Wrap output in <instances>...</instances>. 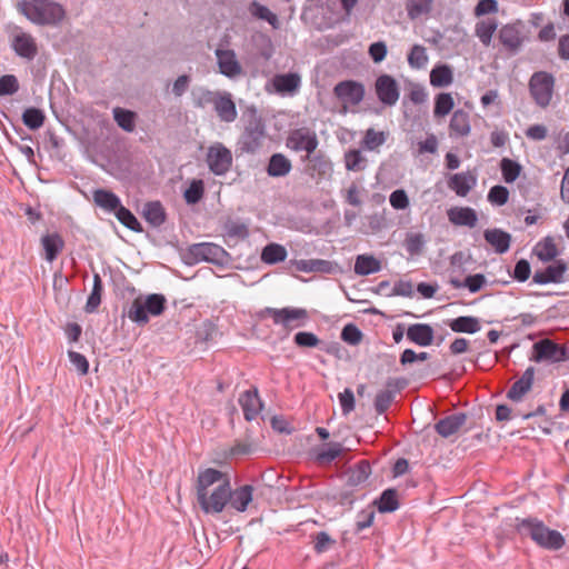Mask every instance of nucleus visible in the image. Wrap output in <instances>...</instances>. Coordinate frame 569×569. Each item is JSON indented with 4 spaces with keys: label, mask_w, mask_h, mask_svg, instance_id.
<instances>
[{
    "label": "nucleus",
    "mask_w": 569,
    "mask_h": 569,
    "mask_svg": "<svg viewBox=\"0 0 569 569\" xmlns=\"http://www.w3.org/2000/svg\"><path fill=\"white\" fill-rule=\"evenodd\" d=\"M230 475L214 468L200 470L194 483L197 501L206 515H218L227 508Z\"/></svg>",
    "instance_id": "nucleus-1"
},
{
    "label": "nucleus",
    "mask_w": 569,
    "mask_h": 569,
    "mask_svg": "<svg viewBox=\"0 0 569 569\" xmlns=\"http://www.w3.org/2000/svg\"><path fill=\"white\" fill-rule=\"evenodd\" d=\"M516 529L520 535L530 537L539 547L548 550H559L566 542L559 531L548 528L537 518L517 519Z\"/></svg>",
    "instance_id": "nucleus-2"
},
{
    "label": "nucleus",
    "mask_w": 569,
    "mask_h": 569,
    "mask_svg": "<svg viewBox=\"0 0 569 569\" xmlns=\"http://www.w3.org/2000/svg\"><path fill=\"white\" fill-rule=\"evenodd\" d=\"M18 10L29 21L39 26L58 24L66 17V11L62 6L56 2L39 6L31 1L23 0L18 3Z\"/></svg>",
    "instance_id": "nucleus-3"
},
{
    "label": "nucleus",
    "mask_w": 569,
    "mask_h": 569,
    "mask_svg": "<svg viewBox=\"0 0 569 569\" xmlns=\"http://www.w3.org/2000/svg\"><path fill=\"white\" fill-rule=\"evenodd\" d=\"M166 299L162 295L152 293L146 299L136 298L128 309V318L139 325H146L150 316H159L163 312Z\"/></svg>",
    "instance_id": "nucleus-4"
},
{
    "label": "nucleus",
    "mask_w": 569,
    "mask_h": 569,
    "mask_svg": "<svg viewBox=\"0 0 569 569\" xmlns=\"http://www.w3.org/2000/svg\"><path fill=\"white\" fill-rule=\"evenodd\" d=\"M264 313L276 326L282 327L287 332L303 327L309 320V313L305 308H266Z\"/></svg>",
    "instance_id": "nucleus-5"
},
{
    "label": "nucleus",
    "mask_w": 569,
    "mask_h": 569,
    "mask_svg": "<svg viewBox=\"0 0 569 569\" xmlns=\"http://www.w3.org/2000/svg\"><path fill=\"white\" fill-rule=\"evenodd\" d=\"M10 47L18 57L28 61H32L39 53L37 39L20 27L11 30Z\"/></svg>",
    "instance_id": "nucleus-6"
},
{
    "label": "nucleus",
    "mask_w": 569,
    "mask_h": 569,
    "mask_svg": "<svg viewBox=\"0 0 569 569\" xmlns=\"http://www.w3.org/2000/svg\"><path fill=\"white\" fill-rule=\"evenodd\" d=\"M555 87V79L548 72H536L529 81L531 97L538 106L546 108L550 104Z\"/></svg>",
    "instance_id": "nucleus-7"
},
{
    "label": "nucleus",
    "mask_w": 569,
    "mask_h": 569,
    "mask_svg": "<svg viewBox=\"0 0 569 569\" xmlns=\"http://www.w3.org/2000/svg\"><path fill=\"white\" fill-rule=\"evenodd\" d=\"M226 256V250L221 246L212 242L194 243L189 247L186 253L189 263H199L202 261L222 263Z\"/></svg>",
    "instance_id": "nucleus-8"
},
{
    "label": "nucleus",
    "mask_w": 569,
    "mask_h": 569,
    "mask_svg": "<svg viewBox=\"0 0 569 569\" xmlns=\"http://www.w3.org/2000/svg\"><path fill=\"white\" fill-rule=\"evenodd\" d=\"M206 161L211 172L223 176L230 170L233 157L230 149L216 142L208 148Z\"/></svg>",
    "instance_id": "nucleus-9"
},
{
    "label": "nucleus",
    "mask_w": 569,
    "mask_h": 569,
    "mask_svg": "<svg viewBox=\"0 0 569 569\" xmlns=\"http://www.w3.org/2000/svg\"><path fill=\"white\" fill-rule=\"evenodd\" d=\"M286 144L296 152L306 151L309 157L318 148L319 141L315 131L299 128L289 133Z\"/></svg>",
    "instance_id": "nucleus-10"
},
{
    "label": "nucleus",
    "mask_w": 569,
    "mask_h": 569,
    "mask_svg": "<svg viewBox=\"0 0 569 569\" xmlns=\"http://www.w3.org/2000/svg\"><path fill=\"white\" fill-rule=\"evenodd\" d=\"M333 93L342 102L343 107L359 104L365 96V88L353 80L341 81L333 88Z\"/></svg>",
    "instance_id": "nucleus-11"
},
{
    "label": "nucleus",
    "mask_w": 569,
    "mask_h": 569,
    "mask_svg": "<svg viewBox=\"0 0 569 569\" xmlns=\"http://www.w3.org/2000/svg\"><path fill=\"white\" fill-rule=\"evenodd\" d=\"M301 86V77L298 73L276 74L270 83L267 84L269 92L273 91L278 94H293Z\"/></svg>",
    "instance_id": "nucleus-12"
},
{
    "label": "nucleus",
    "mask_w": 569,
    "mask_h": 569,
    "mask_svg": "<svg viewBox=\"0 0 569 569\" xmlns=\"http://www.w3.org/2000/svg\"><path fill=\"white\" fill-rule=\"evenodd\" d=\"M253 487L251 485H243L237 488L230 486L227 498V507L237 512H246L253 501Z\"/></svg>",
    "instance_id": "nucleus-13"
},
{
    "label": "nucleus",
    "mask_w": 569,
    "mask_h": 569,
    "mask_svg": "<svg viewBox=\"0 0 569 569\" xmlns=\"http://www.w3.org/2000/svg\"><path fill=\"white\" fill-rule=\"evenodd\" d=\"M566 357V351L562 347L555 343L550 339H543L533 345V356L532 359L535 361H552L558 362L563 360Z\"/></svg>",
    "instance_id": "nucleus-14"
},
{
    "label": "nucleus",
    "mask_w": 569,
    "mask_h": 569,
    "mask_svg": "<svg viewBox=\"0 0 569 569\" xmlns=\"http://www.w3.org/2000/svg\"><path fill=\"white\" fill-rule=\"evenodd\" d=\"M376 93L382 103L387 106L396 104L399 99V87L397 81L391 76H380L376 80Z\"/></svg>",
    "instance_id": "nucleus-15"
},
{
    "label": "nucleus",
    "mask_w": 569,
    "mask_h": 569,
    "mask_svg": "<svg viewBox=\"0 0 569 569\" xmlns=\"http://www.w3.org/2000/svg\"><path fill=\"white\" fill-rule=\"evenodd\" d=\"M213 110L222 122H233L238 117L236 103L230 92H219L214 101Z\"/></svg>",
    "instance_id": "nucleus-16"
},
{
    "label": "nucleus",
    "mask_w": 569,
    "mask_h": 569,
    "mask_svg": "<svg viewBox=\"0 0 569 569\" xmlns=\"http://www.w3.org/2000/svg\"><path fill=\"white\" fill-rule=\"evenodd\" d=\"M217 61L219 70L222 74L229 78H234L242 72V68L237 60V56L233 50L230 49H217L216 50Z\"/></svg>",
    "instance_id": "nucleus-17"
},
{
    "label": "nucleus",
    "mask_w": 569,
    "mask_h": 569,
    "mask_svg": "<svg viewBox=\"0 0 569 569\" xmlns=\"http://www.w3.org/2000/svg\"><path fill=\"white\" fill-rule=\"evenodd\" d=\"M470 132V114L463 109L455 110L449 122V136L451 138H465Z\"/></svg>",
    "instance_id": "nucleus-18"
},
{
    "label": "nucleus",
    "mask_w": 569,
    "mask_h": 569,
    "mask_svg": "<svg viewBox=\"0 0 569 569\" xmlns=\"http://www.w3.org/2000/svg\"><path fill=\"white\" fill-rule=\"evenodd\" d=\"M476 183V176L469 171L451 174L448 179V188L462 198L468 196Z\"/></svg>",
    "instance_id": "nucleus-19"
},
{
    "label": "nucleus",
    "mask_w": 569,
    "mask_h": 569,
    "mask_svg": "<svg viewBox=\"0 0 569 569\" xmlns=\"http://www.w3.org/2000/svg\"><path fill=\"white\" fill-rule=\"evenodd\" d=\"M535 379V369L529 367L523 375L511 386L507 392V398L512 401H520L532 388Z\"/></svg>",
    "instance_id": "nucleus-20"
},
{
    "label": "nucleus",
    "mask_w": 569,
    "mask_h": 569,
    "mask_svg": "<svg viewBox=\"0 0 569 569\" xmlns=\"http://www.w3.org/2000/svg\"><path fill=\"white\" fill-rule=\"evenodd\" d=\"M239 403L242 408L244 418L250 421L257 418L262 409V402L258 396V390H247L239 397Z\"/></svg>",
    "instance_id": "nucleus-21"
},
{
    "label": "nucleus",
    "mask_w": 569,
    "mask_h": 569,
    "mask_svg": "<svg viewBox=\"0 0 569 569\" xmlns=\"http://www.w3.org/2000/svg\"><path fill=\"white\" fill-rule=\"evenodd\" d=\"M449 221L455 226L475 228L478 222L477 212L470 207H453L447 212Z\"/></svg>",
    "instance_id": "nucleus-22"
},
{
    "label": "nucleus",
    "mask_w": 569,
    "mask_h": 569,
    "mask_svg": "<svg viewBox=\"0 0 569 569\" xmlns=\"http://www.w3.org/2000/svg\"><path fill=\"white\" fill-rule=\"evenodd\" d=\"M467 417L463 413H456L439 420L435 429L443 438L456 435L466 423Z\"/></svg>",
    "instance_id": "nucleus-23"
},
{
    "label": "nucleus",
    "mask_w": 569,
    "mask_h": 569,
    "mask_svg": "<svg viewBox=\"0 0 569 569\" xmlns=\"http://www.w3.org/2000/svg\"><path fill=\"white\" fill-rule=\"evenodd\" d=\"M483 237L497 253L502 254L510 248L511 234L501 229H487Z\"/></svg>",
    "instance_id": "nucleus-24"
},
{
    "label": "nucleus",
    "mask_w": 569,
    "mask_h": 569,
    "mask_svg": "<svg viewBox=\"0 0 569 569\" xmlns=\"http://www.w3.org/2000/svg\"><path fill=\"white\" fill-rule=\"evenodd\" d=\"M41 246L44 250V259L52 262L64 248V240L57 233H48L41 237Z\"/></svg>",
    "instance_id": "nucleus-25"
},
{
    "label": "nucleus",
    "mask_w": 569,
    "mask_h": 569,
    "mask_svg": "<svg viewBox=\"0 0 569 569\" xmlns=\"http://www.w3.org/2000/svg\"><path fill=\"white\" fill-rule=\"evenodd\" d=\"M407 338L419 346L427 347L433 341V329L426 323L411 325L407 330Z\"/></svg>",
    "instance_id": "nucleus-26"
},
{
    "label": "nucleus",
    "mask_w": 569,
    "mask_h": 569,
    "mask_svg": "<svg viewBox=\"0 0 569 569\" xmlns=\"http://www.w3.org/2000/svg\"><path fill=\"white\" fill-rule=\"evenodd\" d=\"M292 169L289 158L282 153H274L270 157L267 166V173L272 178L286 177Z\"/></svg>",
    "instance_id": "nucleus-27"
},
{
    "label": "nucleus",
    "mask_w": 569,
    "mask_h": 569,
    "mask_svg": "<svg viewBox=\"0 0 569 569\" xmlns=\"http://www.w3.org/2000/svg\"><path fill=\"white\" fill-rule=\"evenodd\" d=\"M345 168L347 171H363L368 167V159L363 154V149L351 148L343 156Z\"/></svg>",
    "instance_id": "nucleus-28"
},
{
    "label": "nucleus",
    "mask_w": 569,
    "mask_h": 569,
    "mask_svg": "<svg viewBox=\"0 0 569 569\" xmlns=\"http://www.w3.org/2000/svg\"><path fill=\"white\" fill-rule=\"evenodd\" d=\"M453 81V71L448 64H438L430 71V84L435 88L448 87Z\"/></svg>",
    "instance_id": "nucleus-29"
},
{
    "label": "nucleus",
    "mask_w": 569,
    "mask_h": 569,
    "mask_svg": "<svg viewBox=\"0 0 569 569\" xmlns=\"http://www.w3.org/2000/svg\"><path fill=\"white\" fill-rule=\"evenodd\" d=\"M500 42L511 51L517 50L521 46V36L519 29L513 24H506L499 31Z\"/></svg>",
    "instance_id": "nucleus-30"
},
{
    "label": "nucleus",
    "mask_w": 569,
    "mask_h": 569,
    "mask_svg": "<svg viewBox=\"0 0 569 569\" xmlns=\"http://www.w3.org/2000/svg\"><path fill=\"white\" fill-rule=\"evenodd\" d=\"M388 133L369 128L365 131L361 148L367 151H378L387 141Z\"/></svg>",
    "instance_id": "nucleus-31"
},
{
    "label": "nucleus",
    "mask_w": 569,
    "mask_h": 569,
    "mask_svg": "<svg viewBox=\"0 0 569 569\" xmlns=\"http://www.w3.org/2000/svg\"><path fill=\"white\" fill-rule=\"evenodd\" d=\"M448 326L453 332L475 333L480 330L479 320L470 316L452 319L448 322Z\"/></svg>",
    "instance_id": "nucleus-32"
},
{
    "label": "nucleus",
    "mask_w": 569,
    "mask_h": 569,
    "mask_svg": "<svg viewBox=\"0 0 569 569\" xmlns=\"http://www.w3.org/2000/svg\"><path fill=\"white\" fill-rule=\"evenodd\" d=\"M381 269V263L373 256L360 254L356 259L355 272L359 276H368L378 272Z\"/></svg>",
    "instance_id": "nucleus-33"
},
{
    "label": "nucleus",
    "mask_w": 569,
    "mask_h": 569,
    "mask_svg": "<svg viewBox=\"0 0 569 569\" xmlns=\"http://www.w3.org/2000/svg\"><path fill=\"white\" fill-rule=\"evenodd\" d=\"M345 448L341 443L332 442L326 448H320L315 451V460L319 465H327L341 456Z\"/></svg>",
    "instance_id": "nucleus-34"
},
{
    "label": "nucleus",
    "mask_w": 569,
    "mask_h": 569,
    "mask_svg": "<svg viewBox=\"0 0 569 569\" xmlns=\"http://www.w3.org/2000/svg\"><path fill=\"white\" fill-rule=\"evenodd\" d=\"M288 252L286 248L278 243L267 244L261 252V260L267 264H274L286 260Z\"/></svg>",
    "instance_id": "nucleus-35"
},
{
    "label": "nucleus",
    "mask_w": 569,
    "mask_h": 569,
    "mask_svg": "<svg viewBox=\"0 0 569 569\" xmlns=\"http://www.w3.org/2000/svg\"><path fill=\"white\" fill-rule=\"evenodd\" d=\"M93 200L97 206L108 211H117L121 206L120 199L113 192L103 189L93 192Z\"/></svg>",
    "instance_id": "nucleus-36"
},
{
    "label": "nucleus",
    "mask_w": 569,
    "mask_h": 569,
    "mask_svg": "<svg viewBox=\"0 0 569 569\" xmlns=\"http://www.w3.org/2000/svg\"><path fill=\"white\" fill-rule=\"evenodd\" d=\"M371 472L369 462L362 460L347 472V482L350 486H359L363 483Z\"/></svg>",
    "instance_id": "nucleus-37"
},
{
    "label": "nucleus",
    "mask_w": 569,
    "mask_h": 569,
    "mask_svg": "<svg viewBox=\"0 0 569 569\" xmlns=\"http://www.w3.org/2000/svg\"><path fill=\"white\" fill-rule=\"evenodd\" d=\"M113 119L117 124L127 132H132L136 128V113L133 111L116 107L112 110Z\"/></svg>",
    "instance_id": "nucleus-38"
},
{
    "label": "nucleus",
    "mask_w": 569,
    "mask_h": 569,
    "mask_svg": "<svg viewBox=\"0 0 569 569\" xmlns=\"http://www.w3.org/2000/svg\"><path fill=\"white\" fill-rule=\"evenodd\" d=\"M535 253L541 261H551L558 256L557 246L551 237L539 241L535 247Z\"/></svg>",
    "instance_id": "nucleus-39"
},
{
    "label": "nucleus",
    "mask_w": 569,
    "mask_h": 569,
    "mask_svg": "<svg viewBox=\"0 0 569 569\" xmlns=\"http://www.w3.org/2000/svg\"><path fill=\"white\" fill-rule=\"evenodd\" d=\"M144 219L154 227L164 222L166 213L162 204L158 201L149 202L143 210Z\"/></svg>",
    "instance_id": "nucleus-40"
},
{
    "label": "nucleus",
    "mask_w": 569,
    "mask_h": 569,
    "mask_svg": "<svg viewBox=\"0 0 569 569\" xmlns=\"http://www.w3.org/2000/svg\"><path fill=\"white\" fill-rule=\"evenodd\" d=\"M497 27V22L493 19L481 20L476 24V36L479 38L483 46H490L492 36L496 32Z\"/></svg>",
    "instance_id": "nucleus-41"
},
{
    "label": "nucleus",
    "mask_w": 569,
    "mask_h": 569,
    "mask_svg": "<svg viewBox=\"0 0 569 569\" xmlns=\"http://www.w3.org/2000/svg\"><path fill=\"white\" fill-rule=\"evenodd\" d=\"M102 290L103 286L101 277L98 273H94L92 291L89 295L84 307L86 312L92 313L98 309L101 303Z\"/></svg>",
    "instance_id": "nucleus-42"
},
{
    "label": "nucleus",
    "mask_w": 569,
    "mask_h": 569,
    "mask_svg": "<svg viewBox=\"0 0 569 569\" xmlns=\"http://www.w3.org/2000/svg\"><path fill=\"white\" fill-rule=\"evenodd\" d=\"M455 107V101L449 92H441L435 98L433 114L436 118L448 116Z\"/></svg>",
    "instance_id": "nucleus-43"
},
{
    "label": "nucleus",
    "mask_w": 569,
    "mask_h": 569,
    "mask_svg": "<svg viewBox=\"0 0 569 569\" xmlns=\"http://www.w3.org/2000/svg\"><path fill=\"white\" fill-rule=\"evenodd\" d=\"M500 169L502 178L507 183L515 182L522 171V167L517 161L511 160L509 158L501 159Z\"/></svg>",
    "instance_id": "nucleus-44"
},
{
    "label": "nucleus",
    "mask_w": 569,
    "mask_h": 569,
    "mask_svg": "<svg viewBox=\"0 0 569 569\" xmlns=\"http://www.w3.org/2000/svg\"><path fill=\"white\" fill-rule=\"evenodd\" d=\"M380 512H392L399 508L398 495L395 489H387L377 502Z\"/></svg>",
    "instance_id": "nucleus-45"
},
{
    "label": "nucleus",
    "mask_w": 569,
    "mask_h": 569,
    "mask_svg": "<svg viewBox=\"0 0 569 569\" xmlns=\"http://www.w3.org/2000/svg\"><path fill=\"white\" fill-rule=\"evenodd\" d=\"M44 113L37 108H28L22 114V121L31 130L41 128L44 123Z\"/></svg>",
    "instance_id": "nucleus-46"
},
{
    "label": "nucleus",
    "mask_w": 569,
    "mask_h": 569,
    "mask_svg": "<svg viewBox=\"0 0 569 569\" xmlns=\"http://www.w3.org/2000/svg\"><path fill=\"white\" fill-rule=\"evenodd\" d=\"M408 63L413 69L425 68L428 63L426 48L421 44H415L408 54Z\"/></svg>",
    "instance_id": "nucleus-47"
},
{
    "label": "nucleus",
    "mask_w": 569,
    "mask_h": 569,
    "mask_svg": "<svg viewBox=\"0 0 569 569\" xmlns=\"http://www.w3.org/2000/svg\"><path fill=\"white\" fill-rule=\"evenodd\" d=\"M425 243V236L420 232H410L405 239V248L411 256L420 254Z\"/></svg>",
    "instance_id": "nucleus-48"
},
{
    "label": "nucleus",
    "mask_w": 569,
    "mask_h": 569,
    "mask_svg": "<svg viewBox=\"0 0 569 569\" xmlns=\"http://www.w3.org/2000/svg\"><path fill=\"white\" fill-rule=\"evenodd\" d=\"M431 8L432 0H408L407 2V12L410 19L429 13Z\"/></svg>",
    "instance_id": "nucleus-49"
},
{
    "label": "nucleus",
    "mask_w": 569,
    "mask_h": 569,
    "mask_svg": "<svg viewBox=\"0 0 569 569\" xmlns=\"http://www.w3.org/2000/svg\"><path fill=\"white\" fill-rule=\"evenodd\" d=\"M117 219L127 228H129L132 231L139 232L142 230L140 222L138 219L132 214L130 210L124 208L123 206H120L116 211Z\"/></svg>",
    "instance_id": "nucleus-50"
},
{
    "label": "nucleus",
    "mask_w": 569,
    "mask_h": 569,
    "mask_svg": "<svg viewBox=\"0 0 569 569\" xmlns=\"http://www.w3.org/2000/svg\"><path fill=\"white\" fill-rule=\"evenodd\" d=\"M395 399V390L389 388L381 390L377 393L375 399V408L378 413H383L388 410Z\"/></svg>",
    "instance_id": "nucleus-51"
},
{
    "label": "nucleus",
    "mask_w": 569,
    "mask_h": 569,
    "mask_svg": "<svg viewBox=\"0 0 569 569\" xmlns=\"http://www.w3.org/2000/svg\"><path fill=\"white\" fill-rule=\"evenodd\" d=\"M313 549L317 553H323L332 548L336 540L329 536L326 531H320L313 537Z\"/></svg>",
    "instance_id": "nucleus-52"
},
{
    "label": "nucleus",
    "mask_w": 569,
    "mask_h": 569,
    "mask_svg": "<svg viewBox=\"0 0 569 569\" xmlns=\"http://www.w3.org/2000/svg\"><path fill=\"white\" fill-rule=\"evenodd\" d=\"M204 188L202 180H193L184 191V200L187 203L193 204L203 197Z\"/></svg>",
    "instance_id": "nucleus-53"
},
{
    "label": "nucleus",
    "mask_w": 569,
    "mask_h": 569,
    "mask_svg": "<svg viewBox=\"0 0 569 569\" xmlns=\"http://www.w3.org/2000/svg\"><path fill=\"white\" fill-rule=\"evenodd\" d=\"M509 191L503 186H493L488 192V201L495 206H503L508 202Z\"/></svg>",
    "instance_id": "nucleus-54"
},
{
    "label": "nucleus",
    "mask_w": 569,
    "mask_h": 569,
    "mask_svg": "<svg viewBox=\"0 0 569 569\" xmlns=\"http://www.w3.org/2000/svg\"><path fill=\"white\" fill-rule=\"evenodd\" d=\"M389 203L395 210H406L409 208L410 200L403 189H397L390 193Z\"/></svg>",
    "instance_id": "nucleus-55"
},
{
    "label": "nucleus",
    "mask_w": 569,
    "mask_h": 569,
    "mask_svg": "<svg viewBox=\"0 0 569 569\" xmlns=\"http://www.w3.org/2000/svg\"><path fill=\"white\" fill-rule=\"evenodd\" d=\"M19 90V82L16 76L4 74L0 77V97L10 96Z\"/></svg>",
    "instance_id": "nucleus-56"
},
{
    "label": "nucleus",
    "mask_w": 569,
    "mask_h": 569,
    "mask_svg": "<svg viewBox=\"0 0 569 569\" xmlns=\"http://www.w3.org/2000/svg\"><path fill=\"white\" fill-rule=\"evenodd\" d=\"M341 339L352 346L359 345L362 340V332L357 326L349 323L343 327L341 332Z\"/></svg>",
    "instance_id": "nucleus-57"
},
{
    "label": "nucleus",
    "mask_w": 569,
    "mask_h": 569,
    "mask_svg": "<svg viewBox=\"0 0 569 569\" xmlns=\"http://www.w3.org/2000/svg\"><path fill=\"white\" fill-rule=\"evenodd\" d=\"M296 268L299 271L303 272H312V271H322L327 261L320 259H310V260H299L296 261Z\"/></svg>",
    "instance_id": "nucleus-58"
},
{
    "label": "nucleus",
    "mask_w": 569,
    "mask_h": 569,
    "mask_svg": "<svg viewBox=\"0 0 569 569\" xmlns=\"http://www.w3.org/2000/svg\"><path fill=\"white\" fill-rule=\"evenodd\" d=\"M295 342L299 347L315 348L319 345L320 340L312 332L300 331L296 333Z\"/></svg>",
    "instance_id": "nucleus-59"
},
{
    "label": "nucleus",
    "mask_w": 569,
    "mask_h": 569,
    "mask_svg": "<svg viewBox=\"0 0 569 569\" xmlns=\"http://www.w3.org/2000/svg\"><path fill=\"white\" fill-rule=\"evenodd\" d=\"M252 14L257 16L260 19L267 20L272 26L278 21L277 16L272 13L267 7L259 4L258 2H253L251 4Z\"/></svg>",
    "instance_id": "nucleus-60"
},
{
    "label": "nucleus",
    "mask_w": 569,
    "mask_h": 569,
    "mask_svg": "<svg viewBox=\"0 0 569 569\" xmlns=\"http://www.w3.org/2000/svg\"><path fill=\"white\" fill-rule=\"evenodd\" d=\"M68 357L80 375H87L89 371V362L87 358L76 351H69Z\"/></svg>",
    "instance_id": "nucleus-61"
},
{
    "label": "nucleus",
    "mask_w": 569,
    "mask_h": 569,
    "mask_svg": "<svg viewBox=\"0 0 569 569\" xmlns=\"http://www.w3.org/2000/svg\"><path fill=\"white\" fill-rule=\"evenodd\" d=\"M486 277L481 273H477L468 276L465 279L463 284L469 289L470 292L475 293L478 292L486 284Z\"/></svg>",
    "instance_id": "nucleus-62"
},
{
    "label": "nucleus",
    "mask_w": 569,
    "mask_h": 569,
    "mask_svg": "<svg viewBox=\"0 0 569 569\" xmlns=\"http://www.w3.org/2000/svg\"><path fill=\"white\" fill-rule=\"evenodd\" d=\"M531 272L530 264L527 260H519L513 270V278L520 282H523L529 279Z\"/></svg>",
    "instance_id": "nucleus-63"
},
{
    "label": "nucleus",
    "mask_w": 569,
    "mask_h": 569,
    "mask_svg": "<svg viewBox=\"0 0 569 569\" xmlns=\"http://www.w3.org/2000/svg\"><path fill=\"white\" fill-rule=\"evenodd\" d=\"M339 401L345 415L350 413L355 409V396L351 389H345L339 393Z\"/></svg>",
    "instance_id": "nucleus-64"
}]
</instances>
